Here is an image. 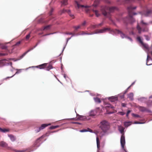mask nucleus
Returning <instances> with one entry per match:
<instances>
[{"label": "nucleus", "instance_id": "obj_1", "mask_svg": "<svg viewBox=\"0 0 152 152\" xmlns=\"http://www.w3.org/2000/svg\"><path fill=\"white\" fill-rule=\"evenodd\" d=\"M117 9L116 7H109L107 6H105L102 7L101 10L102 14L104 16L110 18V13L113 12Z\"/></svg>", "mask_w": 152, "mask_h": 152}, {"label": "nucleus", "instance_id": "obj_2", "mask_svg": "<svg viewBox=\"0 0 152 152\" xmlns=\"http://www.w3.org/2000/svg\"><path fill=\"white\" fill-rule=\"evenodd\" d=\"M136 8V7H133L132 6H131L128 7L127 8L129 14V17L128 19L129 21L131 23L133 22L134 21V19L132 17V15L137 14V13H132V11Z\"/></svg>", "mask_w": 152, "mask_h": 152}, {"label": "nucleus", "instance_id": "obj_3", "mask_svg": "<svg viewBox=\"0 0 152 152\" xmlns=\"http://www.w3.org/2000/svg\"><path fill=\"white\" fill-rule=\"evenodd\" d=\"M100 128L104 132H106L109 128V124L107 121L103 120L100 123Z\"/></svg>", "mask_w": 152, "mask_h": 152}, {"label": "nucleus", "instance_id": "obj_4", "mask_svg": "<svg viewBox=\"0 0 152 152\" xmlns=\"http://www.w3.org/2000/svg\"><path fill=\"white\" fill-rule=\"evenodd\" d=\"M75 4L77 5L78 9L81 8L83 10H84L86 13L89 12L90 10H91V7L80 5L77 1H75ZM76 8H77V7Z\"/></svg>", "mask_w": 152, "mask_h": 152}, {"label": "nucleus", "instance_id": "obj_5", "mask_svg": "<svg viewBox=\"0 0 152 152\" xmlns=\"http://www.w3.org/2000/svg\"><path fill=\"white\" fill-rule=\"evenodd\" d=\"M33 67L39 68L40 69H44L46 68V70L49 71L53 68L52 66L47 63H44L36 66H33Z\"/></svg>", "mask_w": 152, "mask_h": 152}, {"label": "nucleus", "instance_id": "obj_6", "mask_svg": "<svg viewBox=\"0 0 152 152\" xmlns=\"http://www.w3.org/2000/svg\"><path fill=\"white\" fill-rule=\"evenodd\" d=\"M137 39L143 47L144 49L145 50H146V51H147V53H148V52H149L150 50L148 45L146 43H143L140 37H137Z\"/></svg>", "mask_w": 152, "mask_h": 152}, {"label": "nucleus", "instance_id": "obj_7", "mask_svg": "<svg viewBox=\"0 0 152 152\" xmlns=\"http://www.w3.org/2000/svg\"><path fill=\"white\" fill-rule=\"evenodd\" d=\"M113 32L115 34H119L120 35L121 37L122 38H127L131 41L132 40V39L131 38L127 37L124 34L118 29H115L113 30Z\"/></svg>", "mask_w": 152, "mask_h": 152}, {"label": "nucleus", "instance_id": "obj_8", "mask_svg": "<svg viewBox=\"0 0 152 152\" xmlns=\"http://www.w3.org/2000/svg\"><path fill=\"white\" fill-rule=\"evenodd\" d=\"M121 143L123 149L124 148V146L125 143V136L124 134H122L121 138Z\"/></svg>", "mask_w": 152, "mask_h": 152}, {"label": "nucleus", "instance_id": "obj_9", "mask_svg": "<svg viewBox=\"0 0 152 152\" xmlns=\"http://www.w3.org/2000/svg\"><path fill=\"white\" fill-rule=\"evenodd\" d=\"M110 30V28H104L102 29L97 30V33H103L107 31H109Z\"/></svg>", "mask_w": 152, "mask_h": 152}, {"label": "nucleus", "instance_id": "obj_10", "mask_svg": "<svg viewBox=\"0 0 152 152\" xmlns=\"http://www.w3.org/2000/svg\"><path fill=\"white\" fill-rule=\"evenodd\" d=\"M50 124H42L41 126L39 127L38 128V129L37 130H36V132H38L40 131L41 130L43 129L45 127H47L48 125H50Z\"/></svg>", "mask_w": 152, "mask_h": 152}, {"label": "nucleus", "instance_id": "obj_11", "mask_svg": "<svg viewBox=\"0 0 152 152\" xmlns=\"http://www.w3.org/2000/svg\"><path fill=\"white\" fill-rule=\"evenodd\" d=\"M37 44L35 46H34L33 47H31V48L29 49H28L27 51L24 53L21 56H20V58L21 59L28 52H29L30 51H31V50H32L35 48L37 46Z\"/></svg>", "mask_w": 152, "mask_h": 152}, {"label": "nucleus", "instance_id": "obj_12", "mask_svg": "<svg viewBox=\"0 0 152 152\" xmlns=\"http://www.w3.org/2000/svg\"><path fill=\"white\" fill-rule=\"evenodd\" d=\"M139 110L140 111L142 112H147L149 113H151V111L148 109L147 108L144 107L140 106L139 108Z\"/></svg>", "mask_w": 152, "mask_h": 152}, {"label": "nucleus", "instance_id": "obj_13", "mask_svg": "<svg viewBox=\"0 0 152 152\" xmlns=\"http://www.w3.org/2000/svg\"><path fill=\"white\" fill-rule=\"evenodd\" d=\"M78 119H79L81 120H88L89 119V118H87L84 116L80 115L78 116L77 118Z\"/></svg>", "mask_w": 152, "mask_h": 152}, {"label": "nucleus", "instance_id": "obj_14", "mask_svg": "<svg viewBox=\"0 0 152 152\" xmlns=\"http://www.w3.org/2000/svg\"><path fill=\"white\" fill-rule=\"evenodd\" d=\"M45 136V135H42V136H41V137L39 138H38L37 139L35 142V145H36V146H38L39 145H37V143H39V142L40 141V139L41 138H43Z\"/></svg>", "mask_w": 152, "mask_h": 152}, {"label": "nucleus", "instance_id": "obj_15", "mask_svg": "<svg viewBox=\"0 0 152 152\" xmlns=\"http://www.w3.org/2000/svg\"><path fill=\"white\" fill-rule=\"evenodd\" d=\"M152 13V11L150 10H147L145 12L143 13L142 15L146 16H147L150 15Z\"/></svg>", "mask_w": 152, "mask_h": 152}, {"label": "nucleus", "instance_id": "obj_16", "mask_svg": "<svg viewBox=\"0 0 152 152\" xmlns=\"http://www.w3.org/2000/svg\"><path fill=\"white\" fill-rule=\"evenodd\" d=\"M0 146L3 147H6L7 146V144L5 142H0Z\"/></svg>", "mask_w": 152, "mask_h": 152}, {"label": "nucleus", "instance_id": "obj_17", "mask_svg": "<svg viewBox=\"0 0 152 152\" xmlns=\"http://www.w3.org/2000/svg\"><path fill=\"white\" fill-rule=\"evenodd\" d=\"M68 0H61V6H65L67 5L68 4Z\"/></svg>", "mask_w": 152, "mask_h": 152}, {"label": "nucleus", "instance_id": "obj_18", "mask_svg": "<svg viewBox=\"0 0 152 152\" xmlns=\"http://www.w3.org/2000/svg\"><path fill=\"white\" fill-rule=\"evenodd\" d=\"M109 99H110L111 102H114L115 101H117V100L118 98L117 97H114L113 96H112L109 97Z\"/></svg>", "mask_w": 152, "mask_h": 152}, {"label": "nucleus", "instance_id": "obj_19", "mask_svg": "<svg viewBox=\"0 0 152 152\" xmlns=\"http://www.w3.org/2000/svg\"><path fill=\"white\" fill-rule=\"evenodd\" d=\"M118 130L122 134H124V128L122 126H119L118 127Z\"/></svg>", "mask_w": 152, "mask_h": 152}, {"label": "nucleus", "instance_id": "obj_20", "mask_svg": "<svg viewBox=\"0 0 152 152\" xmlns=\"http://www.w3.org/2000/svg\"><path fill=\"white\" fill-rule=\"evenodd\" d=\"M8 136L10 138L12 141L13 142L15 141L16 140V138L12 135H9Z\"/></svg>", "mask_w": 152, "mask_h": 152}, {"label": "nucleus", "instance_id": "obj_21", "mask_svg": "<svg viewBox=\"0 0 152 152\" xmlns=\"http://www.w3.org/2000/svg\"><path fill=\"white\" fill-rule=\"evenodd\" d=\"M96 113L95 111L93 110L91 111L90 113L89 116L93 117L96 115Z\"/></svg>", "mask_w": 152, "mask_h": 152}, {"label": "nucleus", "instance_id": "obj_22", "mask_svg": "<svg viewBox=\"0 0 152 152\" xmlns=\"http://www.w3.org/2000/svg\"><path fill=\"white\" fill-rule=\"evenodd\" d=\"M2 48L3 49H5L6 50V52L9 53H12V51L10 52L8 50V47L6 46H3L2 47Z\"/></svg>", "mask_w": 152, "mask_h": 152}, {"label": "nucleus", "instance_id": "obj_23", "mask_svg": "<svg viewBox=\"0 0 152 152\" xmlns=\"http://www.w3.org/2000/svg\"><path fill=\"white\" fill-rule=\"evenodd\" d=\"M150 60H152V58L149 56L148 54V55H147V60H146V61H147V62H146V65H151L152 64H148V61Z\"/></svg>", "mask_w": 152, "mask_h": 152}, {"label": "nucleus", "instance_id": "obj_24", "mask_svg": "<svg viewBox=\"0 0 152 152\" xmlns=\"http://www.w3.org/2000/svg\"><path fill=\"white\" fill-rule=\"evenodd\" d=\"M137 28L138 31V33L140 34H141L142 31V28L139 25L138 23L137 26Z\"/></svg>", "mask_w": 152, "mask_h": 152}, {"label": "nucleus", "instance_id": "obj_25", "mask_svg": "<svg viewBox=\"0 0 152 152\" xmlns=\"http://www.w3.org/2000/svg\"><path fill=\"white\" fill-rule=\"evenodd\" d=\"M80 131L81 132H85L88 131H89L90 132H92V130L89 128H88L87 129H83V130H80Z\"/></svg>", "mask_w": 152, "mask_h": 152}, {"label": "nucleus", "instance_id": "obj_26", "mask_svg": "<svg viewBox=\"0 0 152 152\" xmlns=\"http://www.w3.org/2000/svg\"><path fill=\"white\" fill-rule=\"evenodd\" d=\"M134 94L133 93H131L128 95V97L131 100L133 99Z\"/></svg>", "mask_w": 152, "mask_h": 152}, {"label": "nucleus", "instance_id": "obj_27", "mask_svg": "<svg viewBox=\"0 0 152 152\" xmlns=\"http://www.w3.org/2000/svg\"><path fill=\"white\" fill-rule=\"evenodd\" d=\"M96 144H97V147L98 148H99L100 147V142L99 140V138L97 137L96 138Z\"/></svg>", "mask_w": 152, "mask_h": 152}, {"label": "nucleus", "instance_id": "obj_28", "mask_svg": "<svg viewBox=\"0 0 152 152\" xmlns=\"http://www.w3.org/2000/svg\"><path fill=\"white\" fill-rule=\"evenodd\" d=\"M92 11L95 13L96 17H98L99 16L100 14L99 13L98 11L96 10H92Z\"/></svg>", "mask_w": 152, "mask_h": 152}, {"label": "nucleus", "instance_id": "obj_29", "mask_svg": "<svg viewBox=\"0 0 152 152\" xmlns=\"http://www.w3.org/2000/svg\"><path fill=\"white\" fill-rule=\"evenodd\" d=\"M0 131L2 132H8L9 131V129H2L0 128Z\"/></svg>", "mask_w": 152, "mask_h": 152}, {"label": "nucleus", "instance_id": "obj_30", "mask_svg": "<svg viewBox=\"0 0 152 152\" xmlns=\"http://www.w3.org/2000/svg\"><path fill=\"white\" fill-rule=\"evenodd\" d=\"M67 13L69 14V16L72 18L73 19L75 18L74 15L72 14H71V11L70 10H68L67 11Z\"/></svg>", "mask_w": 152, "mask_h": 152}, {"label": "nucleus", "instance_id": "obj_31", "mask_svg": "<svg viewBox=\"0 0 152 152\" xmlns=\"http://www.w3.org/2000/svg\"><path fill=\"white\" fill-rule=\"evenodd\" d=\"M131 122H125L124 123V125L125 127H128L131 125Z\"/></svg>", "mask_w": 152, "mask_h": 152}, {"label": "nucleus", "instance_id": "obj_32", "mask_svg": "<svg viewBox=\"0 0 152 152\" xmlns=\"http://www.w3.org/2000/svg\"><path fill=\"white\" fill-rule=\"evenodd\" d=\"M141 24L142 26V28H143V25L145 26H146L148 25V23L144 22L143 20H141Z\"/></svg>", "mask_w": 152, "mask_h": 152}, {"label": "nucleus", "instance_id": "obj_33", "mask_svg": "<svg viewBox=\"0 0 152 152\" xmlns=\"http://www.w3.org/2000/svg\"><path fill=\"white\" fill-rule=\"evenodd\" d=\"M50 26V25H48L46 26H45L43 28H42V30H48Z\"/></svg>", "mask_w": 152, "mask_h": 152}, {"label": "nucleus", "instance_id": "obj_34", "mask_svg": "<svg viewBox=\"0 0 152 152\" xmlns=\"http://www.w3.org/2000/svg\"><path fill=\"white\" fill-rule=\"evenodd\" d=\"M59 126L58 125L51 126L50 127V129H55L58 127Z\"/></svg>", "mask_w": 152, "mask_h": 152}, {"label": "nucleus", "instance_id": "obj_35", "mask_svg": "<svg viewBox=\"0 0 152 152\" xmlns=\"http://www.w3.org/2000/svg\"><path fill=\"white\" fill-rule=\"evenodd\" d=\"M39 23H45L47 22V21H45L43 19L41 18L39 20Z\"/></svg>", "mask_w": 152, "mask_h": 152}, {"label": "nucleus", "instance_id": "obj_36", "mask_svg": "<svg viewBox=\"0 0 152 152\" xmlns=\"http://www.w3.org/2000/svg\"><path fill=\"white\" fill-rule=\"evenodd\" d=\"M95 101L96 102L98 103H100L101 102V101L99 98L96 97L94 99Z\"/></svg>", "mask_w": 152, "mask_h": 152}, {"label": "nucleus", "instance_id": "obj_37", "mask_svg": "<svg viewBox=\"0 0 152 152\" xmlns=\"http://www.w3.org/2000/svg\"><path fill=\"white\" fill-rule=\"evenodd\" d=\"M80 27V26L79 25L77 26H74L73 28L75 29L76 30H77Z\"/></svg>", "mask_w": 152, "mask_h": 152}, {"label": "nucleus", "instance_id": "obj_38", "mask_svg": "<svg viewBox=\"0 0 152 152\" xmlns=\"http://www.w3.org/2000/svg\"><path fill=\"white\" fill-rule=\"evenodd\" d=\"M30 33H29L28 35H26V40H28L30 38Z\"/></svg>", "mask_w": 152, "mask_h": 152}, {"label": "nucleus", "instance_id": "obj_39", "mask_svg": "<svg viewBox=\"0 0 152 152\" xmlns=\"http://www.w3.org/2000/svg\"><path fill=\"white\" fill-rule=\"evenodd\" d=\"M21 42L20 41H19L18 42H17L16 44H15L13 46H12V47H14L15 46H19Z\"/></svg>", "mask_w": 152, "mask_h": 152}, {"label": "nucleus", "instance_id": "obj_40", "mask_svg": "<svg viewBox=\"0 0 152 152\" xmlns=\"http://www.w3.org/2000/svg\"><path fill=\"white\" fill-rule=\"evenodd\" d=\"M132 116L133 117H138V118H140V116L139 115H137V114H134V113H132Z\"/></svg>", "mask_w": 152, "mask_h": 152}, {"label": "nucleus", "instance_id": "obj_41", "mask_svg": "<svg viewBox=\"0 0 152 152\" xmlns=\"http://www.w3.org/2000/svg\"><path fill=\"white\" fill-rule=\"evenodd\" d=\"M106 107L107 109V108L108 107L112 109H113L114 108L113 106L111 105H110L109 106H106Z\"/></svg>", "mask_w": 152, "mask_h": 152}, {"label": "nucleus", "instance_id": "obj_42", "mask_svg": "<svg viewBox=\"0 0 152 152\" xmlns=\"http://www.w3.org/2000/svg\"><path fill=\"white\" fill-rule=\"evenodd\" d=\"M81 35H85V34H87V35H90L91 34H89L88 33H86L84 31H82V33L81 34Z\"/></svg>", "mask_w": 152, "mask_h": 152}, {"label": "nucleus", "instance_id": "obj_43", "mask_svg": "<svg viewBox=\"0 0 152 152\" xmlns=\"http://www.w3.org/2000/svg\"><path fill=\"white\" fill-rule=\"evenodd\" d=\"M22 69H17V71L15 73V74H18L21 72Z\"/></svg>", "mask_w": 152, "mask_h": 152}, {"label": "nucleus", "instance_id": "obj_44", "mask_svg": "<svg viewBox=\"0 0 152 152\" xmlns=\"http://www.w3.org/2000/svg\"><path fill=\"white\" fill-rule=\"evenodd\" d=\"M8 53H0V56H3L6 55H7Z\"/></svg>", "mask_w": 152, "mask_h": 152}, {"label": "nucleus", "instance_id": "obj_45", "mask_svg": "<svg viewBox=\"0 0 152 152\" xmlns=\"http://www.w3.org/2000/svg\"><path fill=\"white\" fill-rule=\"evenodd\" d=\"M68 11V10H65V9H63L61 11V13H64L66 12L67 13Z\"/></svg>", "mask_w": 152, "mask_h": 152}, {"label": "nucleus", "instance_id": "obj_46", "mask_svg": "<svg viewBox=\"0 0 152 152\" xmlns=\"http://www.w3.org/2000/svg\"><path fill=\"white\" fill-rule=\"evenodd\" d=\"M13 151H14L15 152H23L24 151L23 150H16L15 149H13L12 150Z\"/></svg>", "mask_w": 152, "mask_h": 152}, {"label": "nucleus", "instance_id": "obj_47", "mask_svg": "<svg viewBox=\"0 0 152 152\" xmlns=\"http://www.w3.org/2000/svg\"><path fill=\"white\" fill-rule=\"evenodd\" d=\"M134 0H125L126 3H128L129 2L133 1Z\"/></svg>", "mask_w": 152, "mask_h": 152}, {"label": "nucleus", "instance_id": "obj_48", "mask_svg": "<svg viewBox=\"0 0 152 152\" xmlns=\"http://www.w3.org/2000/svg\"><path fill=\"white\" fill-rule=\"evenodd\" d=\"M53 10V8H51V10L50 11V12H49V15H51L52 14V13Z\"/></svg>", "mask_w": 152, "mask_h": 152}, {"label": "nucleus", "instance_id": "obj_49", "mask_svg": "<svg viewBox=\"0 0 152 152\" xmlns=\"http://www.w3.org/2000/svg\"><path fill=\"white\" fill-rule=\"evenodd\" d=\"M105 2L108 4H110L111 3L110 1L109 0H105Z\"/></svg>", "mask_w": 152, "mask_h": 152}, {"label": "nucleus", "instance_id": "obj_50", "mask_svg": "<svg viewBox=\"0 0 152 152\" xmlns=\"http://www.w3.org/2000/svg\"><path fill=\"white\" fill-rule=\"evenodd\" d=\"M3 64V60H0V66L2 65Z\"/></svg>", "mask_w": 152, "mask_h": 152}, {"label": "nucleus", "instance_id": "obj_51", "mask_svg": "<svg viewBox=\"0 0 152 152\" xmlns=\"http://www.w3.org/2000/svg\"><path fill=\"white\" fill-rule=\"evenodd\" d=\"M131 112V111L130 110H129L127 111V113H126V116L128 117L129 115V113Z\"/></svg>", "mask_w": 152, "mask_h": 152}, {"label": "nucleus", "instance_id": "obj_52", "mask_svg": "<svg viewBox=\"0 0 152 152\" xmlns=\"http://www.w3.org/2000/svg\"><path fill=\"white\" fill-rule=\"evenodd\" d=\"M134 84V82H133L132 83V84L126 90V91H125L126 93L127 92V90L132 85H133Z\"/></svg>", "mask_w": 152, "mask_h": 152}, {"label": "nucleus", "instance_id": "obj_53", "mask_svg": "<svg viewBox=\"0 0 152 152\" xmlns=\"http://www.w3.org/2000/svg\"><path fill=\"white\" fill-rule=\"evenodd\" d=\"M148 31V29L147 28H143V31Z\"/></svg>", "mask_w": 152, "mask_h": 152}, {"label": "nucleus", "instance_id": "obj_54", "mask_svg": "<svg viewBox=\"0 0 152 152\" xmlns=\"http://www.w3.org/2000/svg\"><path fill=\"white\" fill-rule=\"evenodd\" d=\"M86 21H84L83 23H82L81 24V25L83 26H84L86 24Z\"/></svg>", "mask_w": 152, "mask_h": 152}, {"label": "nucleus", "instance_id": "obj_55", "mask_svg": "<svg viewBox=\"0 0 152 152\" xmlns=\"http://www.w3.org/2000/svg\"><path fill=\"white\" fill-rule=\"evenodd\" d=\"M121 105L123 107H125L126 106V104H125V103H122L121 104Z\"/></svg>", "mask_w": 152, "mask_h": 152}, {"label": "nucleus", "instance_id": "obj_56", "mask_svg": "<svg viewBox=\"0 0 152 152\" xmlns=\"http://www.w3.org/2000/svg\"><path fill=\"white\" fill-rule=\"evenodd\" d=\"M103 24V23L102 22V23H100V24H98V25L97 27H98V26H101Z\"/></svg>", "mask_w": 152, "mask_h": 152}, {"label": "nucleus", "instance_id": "obj_57", "mask_svg": "<svg viewBox=\"0 0 152 152\" xmlns=\"http://www.w3.org/2000/svg\"><path fill=\"white\" fill-rule=\"evenodd\" d=\"M120 113L121 114V115H123L125 114L124 113L122 112H120Z\"/></svg>", "mask_w": 152, "mask_h": 152}, {"label": "nucleus", "instance_id": "obj_58", "mask_svg": "<svg viewBox=\"0 0 152 152\" xmlns=\"http://www.w3.org/2000/svg\"><path fill=\"white\" fill-rule=\"evenodd\" d=\"M145 36V37H146V39L147 40H149V39H148V36Z\"/></svg>", "mask_w": 152, "mask_h": 152}, {"label": "nucleus", "instance_id": "obj_59", "mask_svg": "<svg viewBox=\"0 0 152 152\" xmlns=\"http://www.w3.org/2000/svg\"><path fill=\"white\" fill-rule=\"evenodd\" d=\"M66 34H69V35L73 34H72V33H67Z\"/></svg>", "mask_w": 152, "mask_h": 152}, {"label": "nucleus", "instance_id": "obj_60", "mask_svg": "<svg viewBox=\"0 0 152 152\" xmlns=\"http://www.w3.org/2000/svg\"><path fill=\"white\" fill-rule=\"evenodd\" d=\"M135 123L137 124H141V123H140L139 122H137V121H136V122H135Z\"/></svg>", "mask_w": 152, "mask_h": 152}, {"label": "nucleus", "instance_id": "obj_61", "mask_svg": "<svg viewBox=\"0 0 152 152\" xmlns=\"http://www.w3.org/2000/svg\"><path fill=\"white\" fill-rule=\"evenodd\" d=\"M148 53H151V54L152 55V51H151L150 52V51H149V52H148Z\"/></svg>", "mask_w": 152, "mask_h": 152}, {"label": "nucleus", "instance_id": "obj_62", "mask_svg": "<svg viewBox=\"0 0 152 152\" xmlns=\"http://www.w3.org/2000/svg\"><path fill=\"white\" fill-rule=\"evenodd\" d=\"M149 98H152V95H151V96H150V97H149Z\"/></svg>", "mask_w": 152, "mask_h": 152}, {"label": "nucleus", "instance_id": "obj_63", "mask_svg": "<svg viewBox=\"0 0 152 152\" xmlns=\"http://www.w3.org/2000/svg\"><path fill=\"white\" fill-rule=\"evenodd\" d=\"M89 16L91 17H92L93 16V15H90Z\"/></svg>", "mask_w": 152, "mask_h": 152}, {"label": "nucleus", "instance_id": "obj_64", "mask_svg": "<svg viewBox=\"0 0 152 152\" xmlns=\"http://www.w3.org/2000/svg\"><path fill=\"white\" fill-rule=\"evenodd\" d=\"M70 38H68L67 39V41H68V40H69V39H70Z\"/></svg>", "mask_w": 152, "mask_h": 152}]
</instances>
